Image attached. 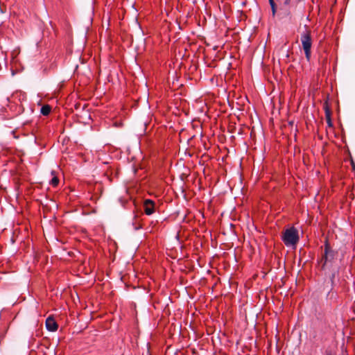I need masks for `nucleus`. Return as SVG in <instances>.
<instances>
[{
    "instance_id": "nucleus-8",
    "label": "nucleus",
    "mask_w": 355,
    "mask_h": 355,
    "mask_svg": "<svg viewBox=\"0 0 355 355\" xmlns=\"http://www.w3.org/2000/svg\"><path fill=\"white\" fill-rule=\"evenodd\" d=\"M51 174L53 175V177L52 178V179L50 180L49 182V184L55 187L58 186V183H59V179L58 178V177L55 175V172L54 171H51Z\"/></svg>"
},
{
    "instance_id": "nucleus-2",
    "label": "nucleus",
    "mask_w": 355,
    "mask_h": 355,
    "mask_svg": "<svg viewBox=\"0 0 355 355\" xmlns=\"http://www.w3.org/2000/svg\"><path fill=\"white\" fill-rule=\"evenodd\" d=\"M282 239L286 246H295L300 239L297 230L294 227L286 229Z\"/></svg>"
},
{
    "instance_id": "nucleus-5",
    "label": "nucleus",
    "mask_w": 355,
    "mask_h": 355,
    "mask_svg": "<svg viewBox=\"0 0 355 355\" xmlns=\"http://www.w3.org/2000/svg\"><path fill=\"white\" fill-rule=\"evenodd\" d=\"M46 327L48 331L53 332L58 329V325L55 320L49 316L46 320Z\"/></svg>"
},
{
    "instance_id": "nucleus-1",
    "label": "nucleus",
    "mask_w": 355,
    "mask_h": 355,
    "mask_svg": "<svg viewBox=\"0 0 355 355\" xmlns=\"http://www.w3.org/2000/svg\"><path fill=\"white\" fill-rule=\"evenodd\" d=\"M300 41L306 59L309 61L311 57L312 37L311 31L306 25L304 26V31L300 35Z\"/></svg>"
},
{
    "instance_id": "nucleus-3",
    "label": "nucleus",
    "mask_w": 355,
    "mask_h": 355,
    "mask_svg": "<svg viewBox=\"0 0 355 355\" xmlns=\"http://www.w3.org/2000/svg\"><path fill=\"white\" fill-rule=\"evenodd\" d=\"M336 254V252L331 248L328 242L326 241L324 245V254L322 255L320 260V263L322 264L321 268L322 270L324 269L328 262H331L334 259Z\"/></svg>"
},
{
    "instance_id": "nucleus-6",
    "label": "nucleus",
    "mask_w": 355,
    "mask_h": 355,
    "mask_svg": "<svg viewBox=\"0 0 355 355\" xmlns=\"http://www.w3.org/2000/svg\"><path fill=\"white\" fill-rule=\"evenodd\" d=\"M324 111H325V116H326L327 123L329 127H332L333 126V123H332L331 119V110L329 108V107H328L327 103H325V105H324Z\"/></svg>"
},
{
    "instance_id": "nucleus-12",
    "label": "nucleus",
    "mask_w": 355,
    "mask_h": 355,
    "mask_svg": "<svg viewBox=\"0 0 355 355\" xmlns=\"http://www.w3.org/2000/svg\"><path fill=\"white\" fill-rule=\"evenodd\" d=\"M290 1H291V0H285L284 3H285L286 5H288V4H289V3H290Z\"/></svg>"
},
{
    "instance_id": "nucleus-10",
    "label": "nucleus",
    "mask_w": 355,
    "mask_h": 355,
    "mask_svg": "<svg viewBox=\"0 0 355 355\" xmlns=\"http://www.w3.org/2000/svg\"><path fill=\"white\" fill-rule=\"evenodd\" d=\"M337 293L333 291V287H331V289L330 291L327 293V299L330 300L331 301H335L337 298Z\"/></svg>"
},
{
    "instance_id": "nucleus-11",
    "label": "nucleus",
    "mask_w": 355,
    "mask_h": 355,
    "mask_svg": "<svg viewBox=\"0 0 355 355\" xmlns=\"http://www.w3.org/2000/svg\"><path fill=\"white\" fill-rule=\"evenodd\" d=\"M269 2H270V4L272 10V13H273V15H275V3L273 0H269Z\"/></svg>"
},
{
    "instance_id": "nucleus-9",
    "label": "nucleus",
    "mask_w": 355,
    "mask_h": 355,
    "mask_svg": "<svg viewBox=\"0 0 355 355\" xmlns=\"http://www.w3.org/2000/svg\"><path fill=\"white\" fill-rule=\"evenodd\" d=\"M51 107L49 105H44L41 107L40 112L44 116H47L51 112Z\"/></svg>"
},
{
    "instance_id": "nucleus-7",
    "label": "nucleus",
    "mask_w": 355,
    "mask_h": 355,
    "mask_svg": "<svg viewBox=\"0 0 355 355\" xmlns=\"http://www.w3.org/2000/svg\"><path fill=\"white\" fill-rule=\"evenodd\" d=\"M338 274V269L334 268L331 272V275H329V279L331 282V287L334 286V279Z\"/></svg>"
},
{
    "instance_id": "nucleus-4",
    "label": "nucleus",
    "mask_w": 355,
    "mask_h": 355,
    "mask_svg": "<svg viewBox=\"0 0 355 355\" xmlns=\"http://www.w3.org/2000/svg\"><path fill=\"white\" fill-rule=\"evenodd\" d=\"M144 212L146 215H151L155 212V202L152 200L147 199L144 202Z\"/></svg>"
}]
</instances>
